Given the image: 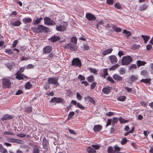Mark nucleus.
Returning <instances> with one entry per match:
<instances>
[{"instance_id":"nucleus-60","label":"nucleus","mask_w":153,"mask_h":153,"mask_svg":"<svg viewBox=\"0 0 153 153\" xmlns=\"http://www.w3.org/2000/svg\"><path fill=\"white\" fill-rule=\"evenodd\" d=\"M107 79L108 81H110L112 83H115V81H114L113 79L110 76H108L107 77Z\"/></svg>"},{"instance_id":"nucleus-20","label":"nucleus","mask_w":153,"mask_h":153,"mask_svg":"<svg viewBox=\"0 0 153 153\" xmlns=\"http://www.w3.org/2000/svg\"><path fill=\"white\" fill-rule=\"evenodd\" d=\"M5 65L8 68L11 70L15 66V65L14 63H8L5 64Z\"/></svg>"},{"instance_id":"nucleus-11","label":"nucleus","mask_w":153,"mask_h":153,"mask_svg":"<svg viewBox=\"0 0 153 153\" xmlns=\"http://www.w3.org/2000/svg\"><path fill=\"white\" fill-rule=\"evenodd\" d=\"M52 50V48L51 46H47L43 48V52L44 53H50Z\"/></svg>"},{"instance_id":"nucleus-49","label":"nucleus","mask_w":153,"mask_h":153,"mask_svg":"<svg viewBox=\"0 0 153 153\" xmlns=\"http://www.w3.org/2000/svg\"><path fill=\"white\" fill-rule=\"evenodd\" d=\"M127 141L128 140L126 139V137H124L122 140L121 143L122 145H124Z\"/></svg>"},{"instance_id":"nucleus-9","label":"nucleus","mask_w":153,"mask_h":153,"mask_svg":"<svg viewBox=\"0 0 153 153\" xmlns=\"http://www.w3.org/2000/svg\"><path fill=\"white\" fill-rule=\"evenodd\" d=\"M51 101L52 102H56L57 103H62L63 102V99L59 97H54L51 99Z\"/></svg>"},{"instance_id":"nucleus-14","label":"nucleus","mask_w":153,"mask_h":153,"mask_svg":"<svg viewBox=\"0 0 153 153\" xmlns=\"http://www.w3.org/2000/svg\"><path fill=\"white\" fill-rule=\"evenodd\" d=\"M111 88L109 86H107L105 88H104L102 89V92L105 94H108L110 93L111 91Z\"/></svg>"},{"instance_id":"nucleus-17","label":"nucleus","mask_w":153,"mask_h":153,"mask_svg":"<svg viewBox=\"0 0 153 153\" xmlns=\"http://www.w3.org/2000/svg\"><path fill=\"white\" fill-rule=\"evenodd\" d=\"M102 128V126L100 125H96L94 126L93 128L95 132H97L101 131Z\"/></svg>"},{"instance_id":"nucleus-28","label":"nucleus","mask_w":153,"mask_h":153,"mask_svg":"<svg viewBox=\"0 0 153 153\" xmlns=\"http://www.w3.org/2000/svg\"><path fill=\"white\" fill-rule=\"evenodd\" d=\"M118 71L120 74L121 75H123L125 74L126 69L125 68H121L119 69Z\"/></svg>"},{"instance_id":"nucleus-6","label":"nucleus","mask_w":153,"mask_h":153,"mask_svg":"<svg viewBox=\"0 0 153 153\" xmlns=\"http://www.w3.org/2000/svg\"><path fill=\"white\" fill-rule=\"evenodd\" d=\"M64 48L66 49H69L71 50L75 51L77 49V47L75 44L70 43L66 45Z\"/></svg>"},{"instance_id":"nucleus-38","label":"nucleus","mask_w":153,"mask_h":153,"mask_svg":"<svg viewBox=\"0 0 153 153\" xmlns=\"http://www.w3.org/2000/svg\"><path fill=\"white\" fill-rule=\"evenodd\" d=\"M87 79L88 82H91L94 80V76L92 75H91L88 77Z\"/></svg>"},{"instance_id":"nucleus-41","label":"nucleus","mask_w":153,"mask_h":153,"mask_svg":"<svg viewBox=\"0 0 153 153\" xmlns=\"http://www.w3.org/2000/svg\"><path fill=\"white\" fill-rule=\"evenodd\" d=\"M123 33L126 34L127 37H129L130 36L131 34L130 31L125 30H123Z\"/></svg>"},{"instance_id":"nucleus-19","label":"nucleus","mask_w":153,"mask_h":153,"mask_svg":"<svg viewBox=\"0 0 153 153\" xmlns=\"http://www.w3.org/2000/svg\"><path fill=\"white\" fill-rule=\"evenodd\" d=\"M42 145L43 148L45 149L48 150V147L47 143V140L45 137H44L42 140Z\"/></svg>"},{"instance_id":"nucleus-5","label":"nucleus","mask_w":153,"mask_h":153,"mask_svg":"<svg viewBox=\"0 0 153 153\" xmlns=\"http://www.w3.org/2000/svg\"><path fill=\"white\" fill-rule=\"evenodd\" d=\"M44 23L48 26H53L56 24V23L48 17H46L44 18Z\"/></svg>"},{"instance_id":"nucleus-22","label":"nucleus","mask_w":153,"mask_h":153,"mask_svg":"<svg viewBox=\"0 0 153 153\" xmlns=\"http://www.w3.org/2000/svg\"><path fill=\"white\" fill-rule=\"evenodd\" d=\"M23 22L25 24H27L31 22H32V19L31 18L25 17L22 19Z\"/></svg>"},{"instance_id":"nucleus-18","label":"nucleus","mask_w":153,"mask_h":153,"mask_svg":"<svg viewBox=\"0 0 153 153\" xmlns=\"http://www.w3.org/2000/svg\"><path fill=\"white\" fill-rule=\"evenodd\" d=\"M84 99L86 101H88L94 105L95 104V101L94 99L89 96L85 97Z\"/></svg>"},{"instance_id":"nucleus-33","label":"nucleus","mask_w":153,"mask_h":153,"mask_svg":"<svg viewBox=\"0 0 153 153\" xmlns=\"http://www.w3.org/2000/svg\"><path fill=\"white\" fill-rule=\"evenodd\" d=\"M118 119L117 117H114L113 119L111 120L112 125L114 126L115 124L118 122Z\"/></svg>"},{"instance_id":"nucleus-23","label":"nucleus","mask_w":153,"mask_h":153,"mask_svg":"<svg viewBox=\"0 0 153 153\" xmlns=\"http://www.w3.org/2000/svg\"><path fill=\"white\" fill-rule=\"evenodd\" d=\"M87 151L88 153H96V151L94 149L91 147H88L87 149Z\"/></svg>"},{"instance_id":"nucleus-16","label":"nucleus","mask_w":153,"mask_h":153,"mask_svg":"<svg viewBox=\"0 0 153 153\" xmlns=\"http://www.w3.org/2000/svg\"><path fill=\"white\" fill-rule=\"evenodd\" d=\"M60 39V38L58 36H53L51 37L49 40L52 42H55Z\"/></svg>"},{"instance_id":"nucleus-48","label":"nucleus","mask_w":153,"mask_h":153,"mask_svg":"<svg viewBox=\"0 0 153 153\" xmlns=\"http://www.w3.org/2000/svg\"><path fill=\"white\" fill-rule=\"evenodd\" d=\"M114 6L117 9H120L121 8V6L119 3H116L115 4Z\"/></svg>"},{"instance_id":"nucleus-47","label":"nucleus","mask_w":153,"mask_h":153,"mask_svg":"<svg viewBox=\"0 0 153 153\" xmlns=\"http://www.w3.org/2000/svg\"><path fill=\"white\" fill-rule=\"evenodd\" d=\"M76 106L78 108L82 110H84L85 109V107L79 103H77Z\"/></svg>"},{"instance_id":"nucleus-61","label":"nucleus","mask_w":153,"mask_h":153,"mask_svg":"<svg viewBox=\"0 0 153 153\" xmlns=\"http://www.w3.org/2000/svg\"><path fill=\"white\" fill-rule=\"evenodd\" d=\"M96 84H97L95 82H93L91 85V89H93L96 86Z\"/></svg>"},{"instance_id":"nucleus-4","label":"nucleus","mask_w":153,"mask_h":153,"mask_svg":"<svg viewBox=\"0 0 153 153\" xmlns=\"http://www.w3.org/2000/svg\"><path fill=\"white\" fill-rule=\"evenodd\" d=\"M71 65L80 68L81 66V60L78 58H74L71 61Z\"/></svg>"},{"instance_id":"nucleus-40","label":"nucleus","mask_w":153,"mask_h":153,"mask_svg":"<svg viewBox=\"0 0 153 153\" xmlns=\"http://www.w3.org/2000/svg\"><path fill=\"white\" fill-rule=\"evenodd\" d=\"M13 24L14 26H19L21 24V22L19 20H17L14 22Z\"/></svg>"},{"instance_id":"nucleus-12","label":"nucleus","mask_w":153,"mask_h":153,"mask_svg":"<svg viewBox=\"0 0 153 153\" xmlns=\"http://www.w3.org/2000/svg\"><path fill=\"white\" fill-rule=\"evenodd\" d=\"M15 75H16V78L19 80H22L24 78H27L26 76L17 72L16 74Z\"/></svg>"},{"instance_id":"nucleus-26","label":"nucleus","mask_w":153,"mask_h":153,"mask_svg":"<svg viewBox=\"0 0 153 153\" xmlns=\"http://www.w3.org/2000/svg\"><path fill=\"white\" fill-rule=\"evenodd\" d=\"M146 62H145L141 61L140 60H138L137 61V66L138 67L143 65L146 64Z\"/></svg>"},{"instance_id":"nucleus-42","label":"nucleus","mask_w":153,"mask_h":153,"mask_svg":"<svg viewBox=\"0 0 153 153\" xmlns=\"http://www.w3.org/2000/svg\"><path fill=\"white\" fill-rule=\"evenodd\" d=\"M33 152V153H39V150L38 146H35L34 147Z\"/></svg>"},{"instance_id":"nucleus-35","label":"nucleus","mask_w":153,"mask_h":153,"mask_svg":"<svg viewBox=\"0 0 153 153\" xmlns=\"http://www.w3.org/2000/svg\"><path fill=\"white\" fill-rule=\"evenodd\" d=\"M32 87V85L29 82H27L25 85V88L26 89H29Z\"/></svg>"},{"instance_id":"nucleus-51","label":"nucleus","mask_w":153,"mask_h":153,"mask_svg":"<svg viewBox=\"0 0 153 153\" xmlns=\"http://www.w3.org/2000/svg\"><path fill=\"white\" fill-rule=\"evenodd\" d=\"M78 79H79L80 81L85 80V77L84 76H82L81 74H79L78 76Z\"/></svg>"},{"instance_id":"nucleus-21","label":"nucleus","mask_w":153,"mask_h":153,"mask_svg":"<svg viewBox=\"0 0 153 153\" xmlns=\"http://www.w3.org/2000/svg\"><path fill=\"white\" fill-rule=\"evenodd\" d=\"M113 49L111 48L108 49L104 51L102 54L103 56H105L108 54L110 53L113 51Z\"/></svg>"},{"instance_id":"nucleus-7","label":"nucleus","mask_w":153,"mask_h":153,"mask_svg":"<svg viewBox=\"0 0 153 153\" xmlns=\"http://www.w3.org/2000/svg\"><path fill=\"white\" fill-rule=\"evenodd\" d=\"M58 79L56 78H49L48 79V82L49 84H53L54 85L57 86L58 85Z\"/></svg>"},{"instance_id":"nucleus-31","label":"nucleus","mask_w":153,"mask_h":153,"mask_svg":"<svg viewBox=\"0 0 153 153\" xmlns=\"http://www.w3.org/2000/svg\"><path fill=\"white\" fill-rule=\"evenodd\" d=\"M4 52L9 55H10L13 53V50L10 49H5Z\"/></svg>"},{"instance_id":"nucleus-2","label":"nucleus","mask_w":153,"mask_h":153,"mask_svg":"<svg viewBox=\"0 0 153 153\" xmlns=\"http://www.w3.org/2000/svg\"><path fill=\"white\" fill-rule=\"evenodd\" d=\"M68 26V24L66 23H62L59 25H56V29L58 31H64L67 28Z\"/></svg>"},{"instance_id":"nucleus-62","label":"nucleus","mask_w":153,"mask_h":153,"mask_svg":"<svg viewBox=\"0 0 153 153\" xmlns=\"http://www.w3.org/2000/svg\"><path fill=\"white\" fill-rule=\"evenodd\" d=\"M76 97L79 100H81L82 98L81 96L78 93H77L76 94Z\"/></svg>"},{"instance_id":"nucleus-27","label":"nucleus","mask_w":153,"mask_h":153,"mask_svg":"<svg viewBox=\"0 0 153 153\" xmlns=\"http://www.w3.org/2000/svg\"><path fill=\"white\" fill-rule=\"evenodd\" d=\"M0 152L3 153H8L7 150L3 147L2 145L0 144Z\"/></svg>"},{"instance_id":"nucleus-13","label":"nucleus","mask_w":153,"mask_h":153,"mask_svg":"<svg viewBox=\"0 0 153 153\" xmlns=\"http://www.w3.org/2000/svg\"><path fill=\"white\" fill-rule=\"evenodd\" d=\"M109 59L111 63L112 64H115L117 61V58L114 55H111L109 56Z\"/></svg>"},{"instance_id":"nucleus-57","label":"nucleus","mask_w":153,"mask_h":153,"mask_svg":"<svg viewBox=\"0 0 153 153\" xmlns=\"http://www.w3.org/2000/svg\"><path fill=\"white\" fill-rule=\"evenodd\" d=\"M74 114V113L73 111L70 112L68 115V118L69 119L71 118L72 117Z\"/></svg>"},{"instance_id":"nucleus-1","label":"nucleus","mask_w":153,"mask_h":153,"mask_svg":"<svg viewBox=\"0 0 153 153\" xmlns=\"http://www.w3.org/2000/svg\"><path fill=\"white\" fill-rule=\"evenodd\" d=\"M133 61L132 58L130 56H123L121 59L122 65H127Z\"/></svg>"},{"instance_id":"nucleus-56","label":"nucleus","mask_w":153,"mask_h":153,"mask_svg":"<svg viewBox=\"0 0 153 153\" xmlns=\"http://www.w3.org/2000/svg\"><path fill=\"white\" fill-rule=\"evenodd\" d=\"M25 68L24 67H22L20 68L19 70L17 72V73H20L21 74L25 70Z\"/></svg>"},{"instance_id":"nucleus-37","label":"nucleus","mask_w":153,"mask_h":153,"mask_svg":"<svg viewBox=\"0 0 153 153\" xmlns=\"http://www.w3.org/2000/svg\"><path fill=\"white\" fill-rule=\"evenodd\" d=\"M113 30L117 32H120L121 31L122 29L119 27H116L114 25L113 27Z\"/></svg>"},{"instance_id":"nucleus-58","label":"nucleus","mask_w":153,"mask_h":153,"mask_svg":"<svg viewBox=\"0 0 153 153\" xmlns=\"http://www.w3.org/2000/svg\"><path fill=\"white\" fill-rule=\"evenodd\" d=\"M140 74L143 76H146L147 75V71L146 70H144L141 72Z\"/></svg>"},{"instance_id":"nucleus-50","label":"nucleus","mask_w":153,"mask_h":153,"mask_svg":"<svg viewBox=\"0 0 153 153\" xmlns=\"http://www.w3.org/2000/svg\"><path fill=\"white\" fill-rule=\"evenodd\" d=\"M89 70L91 72L93 73L94 74H96L97 73V71L95 69L90 68Z\"/></svg>"},{"instance_id":"nucleus-29","label":"nucleus","mask_w":153,"mask_h":153,"mask_svg":"<svg viewBox=\"0 0 153 153\" xmlns=\"http://www.w3.org/2000/svg\"><path fill=\"white\" fill-rule=\"evenodd\" d=\"M114 153H121V152H117L120 151V148L117 145H115L114 146Z\"/></svg>"},{"instance_id":"nucleus-34","label":"nucleus","mask_w":153,"mask_h":153,"mask_svg":"<svg viewBox=\"0 0 153 153\" xmlns=\"http://www.w3.org/2000/svg\"><path fill=\"white\" fill-rule=\"evenodd\" d=\"M138 77L137 75H131L130 77L131 80L134 81L137 80Z\"/></svg>"},{"instance_id":"nucleus-25","label":"nucleus","mask_w":153,"mask_h":153,"mask_svg":"<svg viewBox=\"0 0 153 153\" xmlns=\"http://www.w3.org/2000/svg\"><path fill=\"white\" fill-rule=\"evenodd\" d=\"M43 18L42 17H40L39 18H37V19L36 20H33V25H36L39 23L42 20Z\"/></svg>"},{"instance_id":"nucleus-54","label":"nucleus","mask_w":153,"mask_h":153,"mask_svg":"<svg viewBox=\"0 0 153 153\" xmlns=\"http://www.w3.org/2000/svg\"><path fill=\"white\" fill-rule=\"evenodd\" d=\"M113 149L111 146H109L108 148V153H112Z\"/></svg>"},{"instance_id":"nucleus-53","label":"nucleus","mask_w":153,"mask_h":153,"mask_svg":"<svg viewBox=\"0 0 153 153\" xmlns=\"http://www.w3.org/2000/svg\"><path fill=\"white\" fill-rule=\"evenodd\" d=\"M106 3L109 5H111L114 3V0H106Z\"/></svg>"},{"instance_id":"nucleus-24","label":"nucleus","mask_w":153,"mask_h":153,"mask_svg":"<svg viewBox=\"0 0 153 153\" xmlns=\"http://www.w3.org/2000/svg\"><path fill=\"white\" fill-rule=\"evenodd\" d=\"M114 79L117 81H121L123 78L117 74H115L113 76Z\"/></svg>"},{"instance_id":"nucleus-64","label":"nucleus","mask_w":153,"mask_h":153,"mask_svg":"<svg viewBox=\"0 0 153 153\" xmlns=\"http://www.w3.org/2000/svg\"><path fill=\"white\" fill-rule=\"evenodd\" d=\"M54 57V55L52 53H50L48 56V58L50 59Z\"/></svg>"},{"instance_id":"nucleus-15","label":"nucleus","mask_w":153,"mask_h":153,"mask_svg":"<svg viewBox=\"0 0 153 153\" xmlns=\"http://www.w3.org/2000/svg\"><path fill=\"white\" fill-rule=\"evenodd\" d=\"M14 117L11 115L8 114H5L3 117L2 118V120L3 121L9 120L13 118Z\"/></svg>"},{"instance_id":"nucleus-10","label":"nucleus","mask_w":153,"mask_h":153,"mask_svg":"<svg viewBox=\"0 0 153 153\" xmlns=\"http://www.w3.org/2000/svg\"><path fill=\"white\" fill-rule=\"evenodd\" d=\"M47 30V28L45 27L39 25L36 29V30L39 32H41L42 31H46Z\"/></svg>"},{"instance_id":"nucleus-32","label":"nucleus","mask_w":153,"mask_h":153,"mask_svg":"<svg viewBox=\"0 0 153 153\" xmlns=\"http://www.w3.org/2000/svg\"><path fill=\"white\" fill-rule=\"evenodd\" d=\"M126 98L125 96H120L117 98V100L119 101L123 102L125 101Z\"/></svg>"},{"instance_id":"nucleus-8","label":"nucleus","mask_w":153,"mask_h":153,"mask_svg":"<svg viewBox=\"0 0 153 153\" xmlns=\"http://www.w3.org/2000/svg\"><path fill=\"white\" fill-rule=\"evenodd\" d=\"M86 18L90 21H94L96 19L94 16L90 13H87L85 15Z\"/></svg>"},{"instance_id":"nucleus-46","label":"nucleus","mask_w":153,"mask_h":153,"mask_svg":"<svg viewBox=\"0 0 153 153\" xmlns=\"http://www.w3.org/2000/svg\"><path fill=\"white\" fill-rule=\"evenodd\" d=\"M32 108L31 107H29L26 108L25 109V111L28 113H30L32 111Z\"/></svg>"},{"instance_id":"nucleus-63","label":"nucleus","mask_w":153,"mask_h":153,"mask_svg":"<svg viewBox=\"0 0 153 153\" xmlns=\"http://www.w3.org/2000/svg\"><path fill=\"white\" fill-rule=\"evenodd\" d=\"M137 68V66L135 64H132L129 67V69H131V68L135 69Z\"/></svg>"},{"instance_id":"nucleus-44","label":"nucleus","mask_w":153,"mask_h":153,"mask_svg":"<svg viewBox=\"0 0 153 153\" xmlns=\"http://www.w3.org/2000/svg\"><path fill=\"white\" fill-rule=\"evenodd\" d=\"M150 81L151 80L150 79H142L140 80V82L145 83H149L150 82Z\"/></svg>"},{"instance_id":"nucleus-3","label":"nucleus","mask_w":153,"mask_h":153,"mask_svg":"<svg viewBox=\"0 0 153 153\" xmlns=\"http://www.w3.org/2000/svg\"><path fill=\"white\" fill-rule=\"evenodd\" d=\"M2 85L4 88H10L11 87V83L10 80L8 79L4 78L2 79Z\"/></svg>"},{"instance_id":"nucleus-36","label":"nucleus","mask_w":153,"mask_h":153,"mask_svg":"<svg viewBox=\"0 0 153 153\" xmlns=\"http://www.w3.org/2000/svg\"><path fill=\"white\" fill-rule=\"evenodd\" d=\"M147 7V6L146 4H144L140 6L139 8V10L142 11L146 10Z\"/></svg>"},{"instance_id":"nucleus-39","label":"nucleus","mask_w":153,"mask_h":153,"mask_svg":"<svg viewBox=\"0 0 153 153\" xmlns=\"http://www.w3.org/2000/svg\"><path fill=\"white\" fill-rule=\"evenodd\" d=\"M103 74L102 75V77L105 78V77L108 75L107 73V69H104L103 70Z\"/></svg>"},{"instance_id":"nucleus-52","label":"nucleus","mask_w":153,"mask_h":153,"mask_svg":"<svg viewBox=\"0 0 153 153\" xmlns=\"http://www.w3.org/2000/svg\"><path fill=\"white\" fill-rule=\"evenodd\" d=\"M50 85L49 83H45V85L44 87V88L47 90L48 88H49Z\"/></svg>"},{"instance_id":"nucleus-59","label":"nucleus","mask_w":153,"mask_h":153,"mask_svg":"<svg viewBox=\"0 0 153 153\" xmlns=\"http://www.w3.org/2000/svg\"><path fill=\"white\" fill-rule=\"evenodd\" d=\"M124 88L128 92H131L132 91V88L128 87H124Z\"/></svg>"},{"instance_id":"nucleus-45","label":"nucleus","mask_w":153,"mask_h":153,"mask_svg":"<svg viewBox=\"0 0 153 153\" xmlns=\"http://www.w3.org/2000/svg\"><path fill=\"white\" fill-rule=\"evenodd\" d=\"M77 39L75 37H72L71 38V42H73V43L74 44H75L76 45L77 43Z\"/></svg>"},{"instance_id":"nucleus-55","label":"nucleus","mask_w":153,"mask_h":153,"mask_svg":"<svg viewBox=\"0 0 153 153\" xmlns=\"http://www.w3.org/2000/svg\"><path fill=\"white\" fill-rule=\"evenodd\" d=\"M91 147L95 150L98 149L100 148V146L98 145H92Z\"/></svg>"},{"instance_id":"nucleus-30","label":"nucleus","mask_w":153,"mask_h":153,"mask_svg":"<svg viewBox=\"0 0 153 153\" xmlns=\"http://www.w3.org/2000/svg\"><path fill=\"white\" fill-rule=\"evenodd\" d=\"M141 37L144 39L145 43H146L150 38V36H147L142 35L141 36Z\"/></svg>"},{"instance_id":"nucleus-43","label":"nucleus","mask_w":153,"mask_h":153,"mask_svg":"<svg viewBox=\"0 0 153 153\" xmlns=\"http://www.w3.org/2000/svg\"><path fill=\"white\" fill-rule=\"evenodd\" d=\"M120 65H119L118 64H117L115 65H114V66H112L110 68V70H114L118 68L119 67Z\"/></svg>"}]
</instances>
